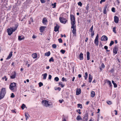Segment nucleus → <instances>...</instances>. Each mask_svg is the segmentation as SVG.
Here are the masks:
<instances>
[{"label":"nucleus","instance_id":"1","mask_svg":"<svg viewBox=\"0 0 121 121\" xmlns=\"http://www.w3.org/2000/svg\"><path fill=\"white\" fill-rule=\"evenodd\" d=\"M18 26V25H16L14 28V27H11L10 28L8 29H7V32L8 35H10L13 33V32H14L16 30Z\"/></svg>","mask_w":121,"mask_h":121},{"label":"nucleus","instance_id":"2","mask_svg":"<svg viewBox=\"0 0 121 121\" xmlns=\"http://www.w3.org/2000/svg\"><path fill=\"white\" fill-rule=\"evenodd\" d=\"M6 93L5 89V88H2L0 92V99H3Z\"/></svg>","mask_w":121,"mask_h":121},{"label":"nucleus","instance_id":"3","mask_svg":"<svg viewBox=\"0 0 121 121\" xmlns=\"http://www.w3.org/2000/svg\"><path fill=\"white\" fill-rule=\"evenodd\" d=\"M16 86V83L15 82L11 83L9 85V89L12 91H13Z\"/></svg>","mask_w":121,"mask_h":121},{"label":"nucleus","instance_id":"4","mask_svg":"<svg viewBox=\"0 0 121 121\" xmlns=\"http://www.w3.org/2000/svg\"><path fill=\"white\" fill-rule=\"evenodd\" d=\"M60 22L62 23L65 24L67 21V20L63 17H60L59 18Z\"/></svg>","mask_w":121,"mask_h":121},{"label":"nucleus","instance_id":"5","mask_svg":"<svg viewBox=\"0 0 121 121\" xmlns=\"http://www.w3.org/2000/svg\"><path fill=\"white\" fill-rule=\"evenodd\" d=\"M42 104L44 106L46 107H48V106L49 105L48 104V101L46 100H43L42 102Z\"/></svg>","mask_w":121,"mask_h":121},{"label":"nucleus","instance_id":"6","mask_svg":"<svg viewBox=\"0 0 121 121\" xmlns=\"http://www.w3.org/2000/svg\"><path fill=\"white\" fill-rule=\"evenodd\" d=\"M99 36L98 34H97L96 37L95 38L94 40V43L95 45L98 46L99 44Z\"/></svg>","mask_w":121,"mask_h":121},{"label":"nucleus","instance_id":"7","mask_svg":"<svg viewBox=\"0 0 121 121\" xmlns=\"http://www.w3.org/2000/svg\"><path fill=\"white\" fill-rule=\"evenodd\" d=\"M108 38L105 35H103L101 37V40L102 41H106L108 40Z\"/></svg>","mask_w":121,"mask_h":121},{"label":"nucleus","instance_id":"8","mask_svg":"<svg viewBox=\"0 0 121 121\" xmlns=\"http://www.w3.org/2000/svg\"><path fill=\"white\" fill-rule=\"evenodd\" d=\"M118 51V47L116 46L113 49V53L115 54H116L117 53V52Z\"/></svg>","mask_w":121,"mask_h":121},{"label":"nucleus","instance_id":"9","mask_svg":"<svg viewBox=\"0 0 121 121\" xmlns=\"http://www.w3.org/2000/svg\"><path fill=\"white\" fill-rule=\"evenodd\" d=\"M12 75L10 76V78L11 79L15 78L16 77V72L14 71L12 73Z\"/></svg>","mask_w":121,"mask_h":121},{"label":"nucleus","instance_id":"10","mask_svg":"<svg viewBox=\"0 0 121 121\" xmlns=\"http://www.w3.org/2000/svg\"><path fill=\"white\" fill-rule=\"evenodd\" d=\"M108 8V5L107 4H106L105 7H104V8L103 10V13L104 14H106V10Z\"/></svg>","mask_w":121,"mask_h":121},{"label":"nucleus","instance_id":"11","mask_svg":"<svg viewBox=\"0 0 121 121\" xmlns=\"http://www.w3.org/2000/svg\"><path fill=\"white\" fill-rule=\"evenodd\" d=\"M88 115L86 113L84 115V117L83 118V121H87L88 119Z\"/></svg>","mask_w":121,"mask_h":121},{"label":"nucleus","instance_id":"12","mask_svg":"<svg viewBox=\"0 0 121 121\" xmlns=\"http://www.w3.org/2000/svg\"><path fill=\"white\" fill-rule=\"evenodd\" d=\"M114 22L117 23H118L119 21V18L117 17L116 16H115L114 17Z\"/></svg>","mask_w":121,"mask_h":121},{"label":"nucleus","instance_id":"13","mask_svg":"<svg viewBox=\"0 0 121 121\" xmlns=\"http://www.w3.org/2000/svg\"><path fill=\"white\" fill-rule=\"evenodd\" d=\"M46 27L44 26H41L40 27L39 30L41 32H43L45 28Z\"/></svg>","mask_w":121,"mask_h":121},{"label":"nucleus","instance_id":"14","mask_svg":"<svg viewBox=\"0 0 121 121\" xmlns=\"http://www.w3.org/2000/svg\"><path fill=\"white\" fill-rule=\"evenodd\" d=\"M79 59L80 60H82L83 59V54L82 52H81L79 56Z\"/></svg>","mask_w":121,"mask_h":121},{"label":"nucleus","instance_id":"15","mask_svg":"<svg viewBox=\"0 0 121 121\" xmlns=\"http://www.w3.org/2000/svg\"><path fill=\"white\" fill-rule=\"evenodd\" d=\"M47 21L45 17L43 18L42 20V23L44 25H46V23L47 22Z\"/></svg>","mask_w":121,"mask_h":121},{"label":"nucleus","instance_id":"16","mask_svg":"<svg viewBox=\"0 0 121 121\" xmlns=\"http://www.w3.org/2000/svg\"><path fill=\"white\" fill-rule=\"evenodd\" d=\"M81 93V90L80 88L77 89L76 91V95H78L80 94Z\"/></svg>","mask_w":121,"mask_h":121},{"label":"nucleus","instance_id":"17","mask_svg":"<svg viewBox=\"0 0 121 121\" xmlns=\"http://www.w3.org/2000/svg\"><path fill=\"white\" fill-rule=\"evenodd\" d=\"M12 52H11L9 54V56L7 57V58L6 59V60L9 59H10L12 57Z\"/></svg>","mask_w":121,"mask_h":121},{"label":"nucleus","instance_id":"18","mask_svg":"<svg viewBox=\"0 0 121 121\" xmlns=\"http://www.w3.org/2000/svg\"><path fill=\"white\" fill-rule=\"evenodd\" d=\"M59 28V27L58 25L56 24L54 27V31L56 32L57 31H58Z\"/></svg>","mask_w":121,"mask_h":121},{"label":"nucleus","instance_id":"19","mask_svg":"<svg viewBox=\"0 0 121 121\" xmlns=\"http://www.w3.org/2000/svg\"><path fill=\"white\" fill-rule=\"evenodd\" d=\"M107 83L108 84V85H109L110 87H112V85L111 82L108 80H107Z\"/></svg>","mask_w":121,"mask_h":121},{"label":"nucleus","instance_id":"20","mask_svg":"<svg viewBox=\"0 0 121 121\" xmlns=\"http://www.w3.org/2000/svg\"><path fill=\"white\" fill-rule=\"evenodd\" d=\"M73 30H72V33L74 35V36H76V28H73Z\"/></svg>","mask_w":121,"mask_h":121},{"label":"nucleus","instance_id":"21","mask_svg":"<svg viewBox=\"0 0 121 121\" xmlns=\"http://www.w3.org/2000/svg\"><path fill=\"white\" fill-rule=\"evenodd\" d=\"M92 78V77L91 75L90 74H89V82H91Z\"/></svg>","mask_w":121,"mask_h":121},{"label":"nucleus","instance_id":"22","mask_svg":"<svg viewBox=\"0 0 121 121\" xmlns=\"http://www.w3.org/2000/svg\"><path fill=\"white\" fill-rule=\"evenodd\" d=\"M95 92L93 91H91V97H94L95 96Z\"/></svg>","mask_w":121,"mask_h":121},{"label":"nucleus","instance_id":"23","mask_svg":"<svg viewBox=\"0 0 121 121\" xmlns=\"http://www.w3.org/2000/svg\"><path fill=\"white\" fill-rule=\"evenodd\" d=\"M90 53L88 52H87V59L88 60H89L90 59Z\"/></svg>","mask_w":121,"mask_h":121},{"label":"nucleus","instance_id":"24","mask_svg":"<svg viewBox=\"0 0 121 121\" xmlns=\"http://www.w3.org/2000/svg\"><path fill=\"white\" fill-rule=\"evenodd\" d=\"M72 20L75 19V18L73 14H71L70 15V19L71 21L72 20Z\"/></svg>","mask_w":121,"mask_h":121},{"label":"nucleus","instance_id":"25","mask_svg":"<svg viewBox=\"0 0 121 121\" xmlns=\"http://www.w3.org/2000/svg\"><path fill=\"white\" fill-rule=\"evenodd\" d=\"M105 67V65L103 63H102L101 65L99 67V69L101 71L102 69H104Z\"/></svg>","mask_w":121,"mask_h":121},{"label":"nucleus","instance_id":"26","mask_svg":"<svg viewBox=\"0 0 121 121\" xmlns=\"http://www.w3.org/2000/svg\"><path fill=\"white\" fill-rule=\"evenodd\" d=\"M24 39V37L21 36H18V40L19 41H21L22 40Z\"/></svg>","mask_w":121,"mask_h":121},{"label":"nucleus","instance_id":"27","mask_svg":"<svg viewBox=\"0 0 121 121\" xmlns=\"http://www.w3.org/2000/svg\"><path fill=\"white\" fill-rule=\"evenodd\" d=\"M47 75V73H46L43 74L42 76H43V79H46Z\"/></svg>","mask_w":121,"mask_h":121},{"label":"nucleus","instance_id":"28","mask_svg":"<svg viewBox=\"0 0 121 121\" xmlns=\"http://www.w3.org/2000/svg\"><path fill=\"white\" fill-rule=\"evenodd\" d=\"M76 119L77 120L79 121L80 120H82V117H81L79 115H78Z\"/></svg>","mask_w":121,"mask_h":121},{"label":"nucleus","instance_id":"29","mask_svg":"<svg viewBox=\"0 0 121 121\" xmlns=\"http://www.w3.org/2000/svg\"><path fill=\"white\" fill-rule=\"evenodd\" d=\"M32 56L34 59H35L37 57V54L36 53H35L32 55Z\"/></svg>","mask_w":121,"mask_h":121},{"label":"nucleus","instance_id":"30","mask_svg":"<svg viewBox=\"0 0 121 121\" xmlns=\"http://www.w3.org/2000/svg\"><path fill=\"white\" fill-rule=\"evenodd\" d=\"M76 23H71V24L72 26L71 27V28H76V25H75Z\"/></svg>","mask_w":121,"mask_h":121},{"label":"nucleus","instance_id":"31","mask_svg":"<svg viewBox=\"0 0 121 121\" xmlns=\"http://www.w3.org/2000/svg\"><path fill=\"white\" fill-rule=\"evenodd\" d=\"M50 51H48V52H46L45 54V56H49L50 55Z\"/></svg>","mask_w":121,"mask_h":121},{"label":"nucleus","instance_id":"32","mask_svg":"<svg viewBox=\"0 0 121 121\" xmlns=\"http://www.w3.org/2000/svg\"><path fill=\"white\" fill-rule=\"evenodd\" d=\"M112 84H113L114 87H117V85L115 83L114 81L113 80L112 81Z\"/></svg>","mask_w":121,"mask_h":121},{"label":"nucleus","instance_id":"33","mask_svg":"<svg viewBox=\"0 0 121 121\" xmlns=\"http://www.w3.org/2000/svg\"><path fill=\"white\" fill-rule=\"evenodd\" d=\"M59 84L61 86V87H63L65 86L63 84L62 82H59Z\"/></svg>","mask_w":121,"mask_h":121},{"label":"nucleus","instance_id":"34","mask_svg":"<svg viewBox=\"0 0 121 121\" xmlns=\"http://www.w3.org/2000/svg\"><path fill=\"white\" fill-rule=\"evenodd\" d=\"M77 105L78 108H80L81 109H82V104H78Z\"/></svg>","mask_w":121,"mask_h":121},{"label":"nucleus","instance_id":"35","mask_svg":"<svg viewBox=\"0 0 121 121\" xmlns=\"http://www.w3.org/2000/svg\"><path fill=\"white\" fill-rule=\"evenodd\" d=\"M113 31L114 33L116 34L117 33L116 31V27H115L113 28Z\"/></svg>","mask_w":121,"mask_h":121},{"label":"nucleus","instance_id":"36","mask_svg":"<svg viewBox=\"0 0 121 121\" xmlns=\"http://www.w3.org/2000/svg\"><path fill=\"white\" fill-rule=\"evenodd\" d=\"M85 80H86L88 76V74L87 72L85 73Z\"/></svg>","mask_w":121,"mask_h":121},{"label":"nucleus","instance_id":"37","mask_svg":"<svg viewBox=\"0 0 121 121\" xmlns=\"http://www.w3.org/2000/svg\"><path fill=\"white\" fill-rule=\"evenodd\" d=\"M56 3L55 2L54 3V4H52V6H53L52 7L53 8H54L56 7Z\"/></svg>","mask_w":121,"mask_h":121},{"label":"nucleus","instance_id":"38","mask_svg":"<svg viewBox=\"0 0 121 121\" xmlns=\"http://www.w3.org/2000/svg\"><path fill=\"white\" fill-rule=\"evenodd\" d=\"M66 51L64 50H61L60 51V52L63 54H64L65 52Z\"/></svg>","mask_w":121,"mask_h":121},{"label":"nucleus","instance_id":"39","mask_svg":"<svg viewBox=\"0 0 121 121\" xmlns=\"http://www.w3.org/2000/svg\"><path fill=\"white\" fill-rule=\"evenodd\" d=\"M114 43V42L113 41H111L110 43L109 44V46H111Z\"/></svg>","mask_w":121,"mask_h":121},{"label":"nucleus","instance_id":"40","mask_svg":"<svg viewBox=\"0 0 121 121\" xmlns=\"http://www.w3.org/2000/svg\"><path fill=\"white\" fill-rule=\"evenodd\" d=\"M26 107L25 105L24 104H23L21 106V108L22 109H23L24 108H25Z\"/></svg>","mask_w":121,"mask_h":121},{"label":"nucleus","instance_id":"41","mask_svg":"<svg viewBox=\"0 0 121 121\" xmlns=\"http://www.w3.org/2000/svg\"><path fill=\"white\" fill-rule=\"evenodd\" d=\"M52 47L53 48H56V46L55 44H54L52 45Z\"/></svg>","mask_w":121,"mask_h":121},{"label":"nucleus","instance_id":"42","mask_svg":"<svg viewBox=\"0 0 121 121\" xmlns=\"http://www.w3.org/2000/svg\"><path fill=\"white\" fill-rule=\"evenodd\" d=\"M39 87H41L43 85V83L41 82H39Z\"/></svg>","mask_w":121,"mask_h":121},{"label":"nucleus","instance_id":"43","mask_svg":"<svg viewBox=\"0 0 121 121\" xmlns=\"http://www.w3.org/2000/svg\"><path fill=\"white\" fill-rule=\"evenodd\" d=\"M49 61L50 62H51L52 61L53 62L54 61V60L53 59V58L52 57H51L49 60Z\"/></svg>","mask_w":121,"mask_h":121},{"label":"nucleus","instance_id":"44","mask_svg":"<svg viewBox=\"0 0 121 121\" xmlns=\"http://www.w3.org/2000/svg\"><path fill=\"white\" fill-rule=\"evenodd\" d=\"M54 80L56 82H58L59 80V78L57 77H56L54 78Z\"/></svg>","mask_w":121,"mask_h":121},{"label":"nucleus","instance_id":"45","mask_svg":"<svg viewBox=\"0 0 121 121\" xmlns=\"http://www.w3.org/2000/svg\"><path fill=\"white\" fill-rule=\"evenodd\" d=\"M71 24L76 23V21H75V19H74V20H72H72H71Z\"/></svg>","mask_w":121,"mask_h":121},{"label":"nucleus","instance_id":"46","mask_svg":"<svg viewBox=\"0 0 121 121\" xmlns=\"http://www.w3.org/2000/svg\"><path fill=\"white\" fill-rule=\"evenodd\" d=\"M78 5L80 6H82V4L81 2H79L78 3Z\"/></svg>","mask_w":121,"mask_h":121},{"label":"nucleus","instance_id":"47","mask_svg":"<svg viewBox=\"0 0 121 121\" xmlns=\"http://www.w3.org/2000/svg\"><path fill=\"white\" fill-rule=\"evenodd\" d=\"M81 110L80 109H78L77 110V112L79 114H81V112H80Z\"/></svg>","mask_w":121,"mask_h":121},{"label":"nucleus","instance_id":"48","mask_svg":"<svg viewBox=\"0 0 121 121\" xmlns=\"http://www.w3.org/2000/svg\"><path fill=\"white\" fill-rule=\"evenodd\" d=\"M93 25H92V26L90 28V30H89V31H93Z\"/></svg>","mask_w":121,"mask_h":121},{"label":"nucleus","instance_id":"49","mask_svg":"<svg viewBox=\"0 0 121 121\" xmlns=\"http://www.w3.org/2000/svg\"><path fill=\"white\" fill-rule=\"evenodd\" d=\"M2 79L3 80L5 79V81H6L7 80V78H6V76H5L4 77L2 78Z\"/></svg>","mask_w":121,"mask_h":121},{"label":"nucleus","instance_id":"50","mask_svg":"<svg viewBox=\"0 0 121 121\" xmlns=\"http://www.w3.org/2000/svg\"><path fill=\"white\" fill-rule=\"evenodd\" d=\"M89 4H87L86 7V9L87 10H88L89 9Z\"/></svg>","mask_w":121,"mask_h":121},{"label":"nucleus","instance_id":"51","mask_svg":"<svg viewBox=\"0 0 121 121\" xmlns=\"http://www.w3.org/2000/svg\"><path fill=\"white\" fill-rule=\"evenodd\" d=\"M62 80L63 81H65L66 82L67 81V80L64 77H63L62 78Z\"/></svg>","mask_w":121,"mask_h":121},{"label":"nucleus","instance_id":"52","mask_svg":"<svg viewBox=\"0 0 121 121\" xmlns=\"http://www.w3.org/2000/svg\"><path fill=\"white\" fill-rule=\"evenodd\" d=\"M58 40L60 43H61L62 42V40L61 38H60L58 39Z\"/></svg>","mask_w":121,"mask_h":121},{"label":"nucleus","instance_id":"53","mask_svg":"<svg viewBox=\"0 0 121 121\" xmlns=\"http://www.w3.org/2000/svg\"><path fill=\"white\" fill-rule=\"evenodd\" d=\"M40 1L42 3H44L46 2L45 0H40Z\"/></svg>","mask_w":121,"mask_h":121},{"label":"nucleus","instance_id":"54","mask_svg":"<svg viewBox=\"0 0 121 121\" xmlns=\"http://www.w3.org/2000/svg\"><path fill=\"white\" fill-rule=\"evenodd\" d=\"M112 12H115V8L113 7L112 9Z\"/></svg>","mask_w":121,"mask_h":121},{"label":"nucleus","instance_id":"55","mask_svg":"<svg viewBox=\"0 0 121 121\" xmlns=\"http://www.w3.org/2000/svg\"><path fill=\"white\" fill-rule=\"evenodd\" d=\"M14 96L15 95H14V94L13 93H12L11 95V98H13Z\"/></svg>","mask_w":121,"mask_h":121},{"label":"nucleus","instance_id":"56","mask_svg":"<svg viewBox=\"0 0 121 121\" xmlns=\"http://www.w3.org/2000/svg\"><path fill=\"white\" fill-rule=\"evenodd\" d=\"M106 0H101L100 2V4H101L103 2H104Z\"/></svg>","mask_w":121,"mask_h":121},{"label":"nucleus","instance_id":"57","mask_svg":"<svg viewBox=\"0 0 121 121\" xmlns=\"http://www.w3.org/2000/svg\"><path fill=\"white\" fill-rule=\"evenodd\" d=\"M91 37L92 38H93V36H94V32H92V33H91Z\"/></svg>","mask_w":121,"mask_h":121},{"label":"nucleus","instance_id":"58","mask_svg":"<svg viewBox=\"0 0 121 121\" xmlns=\"http://www.w3.org/2000/svg\"><path fill=\"white\" fill-rule=\"evenodd\" d=\"M61 89V88L59 87H58L56 88H55V90H58L59 91H60Z\"/></svg>","mask_w":121,"mask_h":121},{"label":"nucleus","instance_id":"59","mask_svg":"<svg viewBox=\"0 0 121 121\" xmlns=\"http://www.w3.org/2000/svg\"><path fill=\"white\" fill-rule=\"evenodd\" d=\"M25 116L26 118V120H27L29 118V117L28 116V115H27L26 113L25 114Z\"/></svg>","mask_w":121,"mask_h":121},{"label":"nucleus","instance_id":"60","mask_svg":"<svg viewBox=\"0 0 121 121\" xmlns=\"http://www.w3.org/2000/svg\"><path fill=\"white\" fill-rule=\"evenodd\" d=\"M107 103V104L109 105H110L112 104V102L110 101H108Z\"/></svg>","mask_w":121,"mask_h":121},{"label":"nucleus","instance_id":"61","mask_svg":"<svg viewBox=\"0 0 121 121\" xmlns=\"http://www.w3.org/2000/svg\"><path fill=\"white\" fill-rule=\"evenodd\" d=\"M52 78V76L50 75H49L48 76V79L49 80L51 79Z\"/></svg>","mask_w":121,"mask_h":121},{"label":"nucleus","instance_id":"62","mask_svg":"<svg viewBox=\"0 0 121 121\" xmlns=\"http://www.w3.org/2000/svg\"><path fill=\"white\" fill-rule=\"evenodd\" d=\"M63 101H64V100L63 99H62V100H59V102L60 103H62Z\"/></svg>","mask_w":121,"mask_h":121},{"label":"nucleus","instance_id":"63","mask_svg":"<svg viewBox=\"0 0 121 121\" xmlns=\"http://www.w3.org/2000/svg\"><path fill=\"white\" fill-rule=\"evenodd\" d=\"M104 48L106 50H107L108 49V47L107 46H105L104 47Z\"/></svg>","mask_w":121,"mask_h":121},{"label":"nucleus","instance_id":"64","mask_svg":"<svg viewBox=\"0 0 121 121\" xmlns=\"http://www.w3.org/2000/svg\"><path fill=\"white\" fill-rule=\"evenodd\" d=\"M114 111L115 112V115H117V111L116 110H114Z\"/></svg>","mask_w":121,"mask_h":121}]
</instances>
